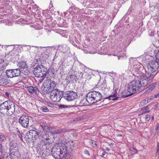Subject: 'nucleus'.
<instances>
[{
  "label": "nucleus",
  "instance_id": "obj_23",
  "mask_svg": "<svg viewBox=\"0 0 159 159\" xmlns=\"http://www.w3.org/2000/svg\"><path fill=\"white\" fill-rule=\"evenodd\" d=\"M65 132L66 131L64 129H59L57 130H55L53 132V134H61L63 132Z\"/></svg>",
  "mask_w": 159,
  "mask_h": 159
},
{
  "label": "nucleus",
  "instance_id": "obj_22",
  "mask_svg": "<svg viewBox=\"0 0 159 159\" xmlns=\"http://www.w3.org/2000/svg\"><path fill=\"white\" fill-rule=\"evenodd\" d=\"M67 147L64 144H63L62 145L61 147H60V148H59L60 149L59 151L61 152V153L62 154H65L66 152Z\"/></svg>",
  "mask_w": 159,
  "mask_h": 159
},
{
  "label": "nucleus",
  "instance_id": "obj_47",
  "mask_svg": "<svg viewBox=\"0 0 159 159\" xmlns=\"http://www.w3.org/2000/svg\"><path fill=\"white\" fill-rule=\"evenodd\" d=\"M116 136H122V135L121 134H117L116 135Z\"/></svg>",
  "mask_w": 159,
  "mask_h": 159
},
{
  "label": "nucleus",
  "instance_id": "obj_37",
  "mask_svg": "<svg viewBox=\"0 0 159 159\" xmlns=\"http://www.w3.org/2000/svg\"><path fill=\"white\" fill-rule=\"evenodd\" d=\"M19 79L17 78L16 80H14L13 82V83L14 84H17L20 81Z\"/></svg>",
  "mask_w": 159,
  "mask_h": 159
},
{
  "label": "nucleus",
  "instance_id": "obj_31",
  "mask_svg": "<svg viewBox=\"0 0 159 159\" xmlns=\"http://www.w3.org/2000/svg\"><path fill=\"white\" fill-rule=\"evenodd\" d=\"M91 146L94 148H96L97 147V145L96 143V141L92 140L90 142Z\"/></svg>",
  "mask_w": 159,
  "mask_h": 159
},
{
  "label": "nucleus",
  "instance_id": "obj_12",
  "mask_svg": "<svg viewBox=\"0 0 159 159\" xmlns=\"http://www.w3.org/2000/svg\"><path fill=\"white\" fill-rule=\"evenodd\" d=\"M29 120V117L25 115L21 116L19 120V122L21 126L25 128L28 127Z\"/></svg>",
  "mask_w": 159,
  "mask_h": 159
},
{
  "label": "nucleus",
  "instance_id": "obj_4",
  "mask_svg": "<svg viewBox=\"0 0 159 159\" xmlns=\"http://www.w3.org/2000/svg\"><path fill=\"white\" fill-rule=\"evenodd\" d=\"M102 95L97 91H92L89 93L86 97V101L89 104H93L100 100Z\"/></svg>",
  "mask_w": 159,
  "mask_h": 159
},
{
  "label": "nucleus",
  "instance_id": "obj_32",
  "mask_svg": "<svg viewBox=\"0 0 159 159\" xmlns=\"http://www.w3.org/2000/svg\"><path fill=\"white\" fill-rule=\"evenodd\" d=\"M41 110L43 112H47L48 111V109L46 107H43L40 108Z\"/></svg>",
  "mask_w": 159,
  "mask_h": 159
},
{
  "label": "nucleus",
  "instance_id": "obj_44",
  "mask_svg": "<svg viewBox=\"0 0 159 159\" xmlns=\"http://www.w3.org/2000/svg\"><path fill=\"white\" fill-rule=\"evenodd\" d=\"M18 132L20 134L19 135V137L21 139V140H22V135L20 134V132L18 130Z\"/></svg>",
  "mask_w": 159,
  "mask_h": 159
},
{
  "label": "nucleus",
  "instance_id": "obj_34",
  "mask_svg": "<svg viewBox=\"0 0 159 159\" xmlns=\"http://www.w3.org/2000/svg\"><path fill=\"white\" fill-rule=\"evenodd\" d=\"M59 107L60 108H61V109L65 108H68V107L67 106L64 105H59Z\"/></svg>",
  "mask_w": 159,
  "mask_h": 159
},
{
  "label": "nucleus",
  "instance_id": "obj_51",
  "mask_svg": "<svg viewBox=\"0 0 159 159\" xmlns=\"http://www.w3.org/2000/svg\"><path fill=\"white\" fill-rule=\"evenodd\" d=\"M5 68V67L4 66L3 67H2L1 69H2V70H3Z\"/></svg>",
  "mask_w": 159,
  "mask_h": 159
},
{
  "label": "nucleus",
  "instance_id": "obj_52",
  "mask_svg": "<svg viewBox=\"0 0 159 159\" xmlns=\"http://www.w3.org/2000/svg\"><path fill=\"white\" fill-rule=\"evenodd\" d=\"M0 159H3V157H2L1 156H0Z\"/></svg>",
  "mask_w": 159,
  "mask_h": 159
},
{
  "label": "nucleus",
  "instance_id": "obj_55",
  "mask_svg": "<svg viewBox=\"0 0 159 159\" xmlns=\"http://www.w3.org/2000/svg\"><path fill=\"white\" fill-rule=\"evenodd\" d=\"M71 142L72 143H73V142L72 141H71Z\"/></svg>",
  "mask_w": 159,
  "mask_h": 159
},
{
  "label": "nucleus",
  "instance_id": "obj_9",
  "mask_svg": "<svg viewBox=\"0 0 159 159\" xmlns=\"http://www.w3.org/2000/svg\"><path fill=\"white\" fill-rule=\"evenodd\" d=\"M5 73L8 78H13L18 77L20 75L21 71L20 69L7 70Z\"/></svg>",
  "mask_w": 159,
  "mask_h": 159
},
{
  "label": "nucleus",
  "instance_id": "obj_5",
  "mask_svg": "<svg viewBox=\"0 0 159 159\" xmlns=\"http://www.w3.org/2000/svg\"><path fill=\"white\" fill-rule=\"evenodd\" d=\"M44 66L39 65L36 67L33 70V73L36 77H43L46 76L47 69L44 68Z\"/></svg>",
  "mask_w": 159,
  "mask_h": 159
},
{
  "label": "nucleus",
  "instance_id": "obj_48",
  "mask_svg": "<svg viewBox=\"0 0 159 159\" xmlns=\"http://www.w3.org/2000/svg\"><path fill=\"white\" fill-rule=\"evenodd\" d=\"M105 152H103L102 153V155H101V156H102V157H103V156L105 155Z\"/></svg>",
  "mask_w": 159,
  "mask_h": 159
},
{
  "label": "nucleus",
  "instance_id": "obj_24",
  "mask_svg": "<svg viewBox=\"0 0 159 159\" xmlns=\"http://www.w3.org/2000/svg\"><path fill=\"white\" fill-rule=\"evenodd\" d=\"M155 85L156 84L155 83H153L150 85L149 86L146 88V89H147V91H148V90L149 91H152L154 88L155 86Z\"/></svg>",
  "mask_w": 159,
  "mask_h": 159
},
{
  "label": "nucleus",
  "instance_id": "obj_53",
  "mask_svg": "<svg viewBox=\"0 0 159 159\" xmlns=\"http://www.w3.org/2000/svg\"><path fill=\"white\" fill-rule=\"evenodd\" d=\"M152 119L153 120V117H152Z\"/></svg>",
  "mask_w": 159,
  "mask_h": 159
},
{
  "label": "nucleus",
  "instance_id": "obj_30",
  "mask_svg": "<svg viewBox=\"0 0 159 159\" xmlns=\"http://www.w3.org/2000/svg\"><path fill=\"white\" fill-rule=\"evenodd\" d=\"M61 46L63 48V49L61 51L63 52H66L68 48V47L66 45H63Z\"/></svg>",
  "mask_w": 159,
  "mask_h": 159
},
{
  "label": "nucleus",
  "instance_id": "obj_14",
  "mask_svg": "<svg viewBox=\"0 0 159 159\" xmlns=\"http://www.w3.org/2000/svg\"><path fill=\"white\" fill-rule=\"evenodd\" d=\"M44 83L45 86H46V87L48 88L51 91L53 89L57 90V89L55 88L57 84L55 81L48 79L45 80Z\"/></svg>",
  "mask_w": 159,
  "mask_h": 159
},
{
  "label": "nucleus",
  "instance_id": "obj_29",
  "mask_svg": "<svg viewBox=\"0 0 159 159\" xmlns=\"http://www.w3.org/2000/svg\"><path fill=\"white\" fill-rule=\"evenodd\" d=\"M6 138L5 136L2 134H0V141L4 142L6 140Z\"/></svg>",
  "mask_w": 159,
  "mask_h": 159
},
{
  "label": "nucleus",
  "instance_id": "obj_38",
  "mask_svg": "<svg viewBox=\"0 0 159 159\" xmlns=\"http://www.w3.org/2000/svg\"><path fill=\"white\" fill-rule=\"evenodd\" d=\"M157 97H159V93L156 95H152V99L153 98H156Z\"/></svg>",
  "mask_w": 159,
  "mask_h": 159
},
{
  "label": "nucleus",
  "instance_id": "obj_20",
  "mask_svg": "<svg viewBox=\"0 0 159 159\" xmlns=\"http://www.w3.org/2000/svg\"><path fill=\"white\" fill-rule=\"evenodd\" d=\"M18 66L20 67V69H25L27 72H26V73L29 72V71L26 69L27 68V66L26 63V62L25 61H21L18 63L17 64Z\"/></svg>",
  "mask_w": 159,
  "mask_h": 159
},
{
  "label": "nucleus",
  "instance_id": "obj_19",
  "mask_svg": "<svg viewBox=\"0 0 159 159\" xmlns=\"http://www.w3.org/2000/svg\"><path fill=\"white\" fill-rule=\"evenodd\" d=\"M119 97L117 96V91L116 90L110 96L105 98L106 99H108L109 100L111 99L112 100H118Z\"/></svg>",
  "mask_w": 159,
  "mask_h": 159
},
{
  "label": "nucleus",
  "instance_id": "obj_33",
  "mask_svg": "<svg viewBox=\"0 0 159 159\" xmlns=\"http://www.w3.org/2000/svg\"><path fill=\"white\" fill-rule=\"evenodd\" d=\"M63 159H70V156L69 155L64 154V157L63 158Z\"/></svg>",
  "mask_w": 159,
  "mask_h": 159
},
{
  "label": "nucleus",
  "instance_id": "obj_25",
  "mask_svg": "<svg viewBox=\"0 0 159 159\" xmlns=\"http://www.w3.org/2000/svg\"><path fill=\"white\" fill-rule=\"evenodd\" d=\"M80 105H78V106L83 107L84 105H86V103L85 100V99L81 100L80 103Z\"/></svg>",
  "mask_w": 159,
  "mask_h": 159
},
{
  "label": "nucleus",
  "instance_id": "obj_39",
  "mask_svg": "<svg viewBox=\"0 0 159 159\" xmlns=\"http://www.w3.org/2000/svg\"><path fill=\"white\" fill-rule=\"evenodd\" d=\"M156 60L159 61V52H158L156 55Z\"/></svg>",
  "mask_w": 159,
  "mask_h": 159
},
{
  "label": "nucleus",
  "instance_id": "obj_3",
  "mask_svg": "<svg viewBox=\"0 0 159 159\" xmlns=\"http://www.w3.org/2000/svg\"><path fill=\"white\" fill-rule=\"evenodd\" d=\"M136 80H133L128 85L127 92L124 91L121 93L122 98H126L138 92L140 89L139 86Z\"/></svg>",
  "mask_w": 159,
  "mask_h": 159
},
{
  "label": "nucleus",
  "instance_id": "obj_11",
  "mask_svg": "<svg viewBox=\"0 0 159 159\" xmlns=\"http://www.w3.org/2000/svg\"><path fill=\"white\" fill-rule=\"evenodd\" d=\"M6 73L0 75V85L5 86L10 84V80L8 78Z\"/></svg>",
  "mask_w": 159,
  "mask_h": 159
},
{
  "label": "nucleus",
  "instance_id": "obj_13",
  "mask_svg": "<svg viewBox=\"0 0 159 159\" xmlns=\"http://www.w3.org/2000/svg\"><path fill=\"white\" fill-rule=\"evenodd\" d=\"M59 148H55L52 149V156L55 158L57 159H61L63 158L64 157V154L61 153L59 151Z\"/></svg>",
  "mask_w": 159,
  "mask_h": 159
},
{
  "label": "nucleus",
  "instance_id": "obj_49",
  "mask_svg": "<svg viewBox=\"0 0 159 159\" xmlns=\"http://www.w3.org/2000/svg\"><path fill=\"white\" fill-rule=\"evenodd\" d=\"M83 74H80V77H82L83 76Z\"/></svg>",
  "mask_w": 159,
  "mask_h": 159
},
{
  "label": "nucleus",
  "instance_id": "obj_26",
  "mask_svg": "<svg viewBox=\"0 0 159 159\" xmlns=\"http://www.w3.org/2000/svg\"><path fill=\"white\" fill-rule=\"evenodd\" d=\"M142 110L144 113H148L149 112V111L148 106L143 107L142 108Z\"/></svg>",
  "mask_w": 159,
  "mask_h": 159
},
{
  "label": "nucleus",
  "instance_id": "obj_27",
  "mask_svg": "<svg viewBox=\"0 0 159 159\" xmlns=\"http://www.w3.org/2000/svg\"><path fill=\"white\" fill-rule=\"evenodd\" d=\"M76 79H77V78L76 75H70V80L71 81L73 82L75 80V81H76Z\"/></svg>",
  "mask_w": 159,
  "mask_h": 159
},
{
  "label": "nucleus",
  "instance_id": "obj_2",
  "mask_svg": "<svg viewBox=\"0 0 159 159\" xmlns=\"http://www.w3.org/2000/svg\"><path fill=\"white\" fill-rule=\"evenodd\" d=\"M16 105H17L11 100L5 101L0 105V112L3 115L11 116L15 111Z\"/></svg>",
  "mask_w": 159,
  "mask_h": 159
},
{
  "label": "nucleus",
  "instance_id": "obj_21",
  "mask_svg": "<svg viewBox=\"0 0 159 159\" xmlns=\"http://www.w3.org/2000/svg\"><path fill=\"white\" fill-rule=\"evenodd\" d=\"M45 86L44 83L43 86L41 87L42 93L44 94L46 93L48 94L51 91L48 88L46 87V86Z\"/></svg>",
  "mask_w": 159,
  "mask_h": 159
},
{
  "label": "nucleus",
  "instance_id": "obj_15",
  "mask_svg": "<svg viewBox=\"0 0 159 159\" xmlns=\"http://www.w3.org/2000/svg\"><path fill=\"white\" fill-rule=\"evenodd\" d=\"M9 144L10 146L9 149L10 153L12 154L14 153L13 154L15 155V153L16 152L17 153L19 154V148L17 147V144L16 143L11 142Z\"/></svg>",
  "mask_w": 159,
  "mask_h": 159
},
{
  "label": "nucleus",
  "instance_id": "obj_35",
  "mask_svg": "<svg viewBox=\"0 0 159 159\" xmlns=\"http://www.w3.org/2000/svg\"><path fill=\"white\" fill-rule=\"evenodd\" d=\"M156 149H157V154L158 155L159 157V142L157 144Z\"/></svg>",
  "mask_w": 159,
  "mask_h": 159
},
{
  "label": "nucleus",
  "instance_id": "obj_42",
  "mask_svg": "<svg viewBox=\"0 0 159 159\" xmlns=\"http://www.w3.org/2000/svg\"><path fill=\"white\" fill-rule=\"evenodd\" d=\"M42 127L43 128V130H46V129H48V127L47 126L44 125V126H42Z\"/></svg>",
  "mask_w": 159,
  "mask_h": 159
},
{
  "label": "nucleus",
  "instance_id": "obj_17",
  "mask_svg": "<svg viewBox=\"0 0 159 159\" xmlns=\"http://www.w3.org/2000/svg\"><path fill=\"white\" fill-rule=\"evenodd\" d=\"M26 86L27 87H25L28 90L30 93L32 94L35 93L36 94H39V91L37 87L34 86L33 87L31 86Z\"/></svg>",
  "mask_w": 159,
  "mask_h": 159
},
{
  "label": "nucleus",
  "instance_id": "obj_18",
  "mask_svg": "<svg viewBox=\"0 0 159 159\" xmlns=\"http://www.w3.org/2000/svg\"><path fill=\"white\" fill-rule=\"evenodd\" d=\"M146 75H144V74H140L144 78L147 80L149 81L152 80L153 78V75L152 74L151 71H148L146 70Z\"/></svg>",
  "mask_w": 159,
  "mask_h": 159
},
{
  "label": "nucleus",
  "instance_id": "obj_45",
  "mask_svg": "<svg viewBox=\"0 0 159 159\" xmlns=\"http://www.w3.org/2000/svg\"><path fill=\"white\" fill-rule=\"evenodd\" d=\"M73 7H70L69 9V12H70V11H72V9L73 8Z\"/></svg>",
  "mask_w": 159,
  "mask_h": 159
},
{
  "label": "nucleus",
  "instance_id": "obj_7",
  "mask_svg": "<svg viewBox=\"0 0 159 159\" xmlns=\"http://www.w3.org/2000/svg\"><path fill=\"white\" fill-rule=\"evenodd\" d=\"M38 138L37 132L34 130H30L26 134L25 138L27 141L29 143H34Z\"/></svg>",
  "mask_w": 159,
  "mask_h": 159
},
{
  "label": "nucleus",
  "instance_id": "obj_1",
  "mask_svg": "<svg viewBox=\"0 0 159 159\" xmlns=\"http://www.w3.org/2000/svg\"><path fill=\"white\" fill-rule=\"evenodd\" d=\"M40 136L42 139L37 143L36 149L38 152L40 153L42 151L46 150H49L52 146V143L50 138L47 135L44 133H42Z\"/></svg>",
  "mask_w": 159,
  "mask_h": 159
},
{
  "label": "nucleus",
  "instance_id": "obj_36",
  "mask_svg": "<svg viewBox=\"0 0 159 159\" xmlns=\"http://www.w3.org/2000/svg\"><path fill=\"white\" fill-rule=\"evenodd\" d=\"M146 120L148 121L150 119V116L149 115H146L145 116Z\"/></svg>",
  "mask_w": 159,
  "mask_h": 159
},
{
  "label": "nucleus",
  "instance_id": "obj_56",
  "mask_svg": "<svg viewBox=\"0 0 159 159\" xmlns=\"http://www.w3.org/2000/svg\"><path fill=\"white\" fill-rule=\"evenodd\" d=\"M104 101H105V100H103V102H104Z\"/></svg>",
  "mask_w": 159,
  "mask_h": 159
},
{
  "label": "nucleus",
  "instance_id": "obj_8",
  "mask_svg": "<svg viewBox=\"0 0 159 159\" xmlns=\"http://www.w3.org/2000/svg\"><path fill=\"white\" fill-rule=\"evenodd\" d=\"M68 101L73 100L77 97V93L72 91H67L63 93L62 91V97Z\"/></svg>",
  "mask_w": 159,
  "mask_h": 159
},
{
  "label": "nucleus",
  "instance_id": "obj_16",
  "mask_svg": "<svg viewBox=\"0 0 159 159\" xmlns=\"http://www.w3.org/2000/svg\"><path fill=\"white\" fill-rule=\"evenodd\" d=\"M138 77L139 78V80L136 81L138 82V84L140 88L142 86H145L148 84L149 81L144 78L140 74V76H138Z\"/></svg>",
  "mask_w": 159,
  "mask_h": 159
},
{
  "label": "nucleus",
  "instance_id": "obj_46",
  "mask_svg": "<svg viewBox=\"0 0 159 159\" xmlns=\"http://www.w3.org/2000/svg\"><path fill=\"white\" fill-rule=\"evenodd\" d=\"M159 127L158 126V125H157L156 127V130L157 131L158 129H159Z\"/></svg>",
  "mask_w": 159,
  "mask_h": 159
},
{
  "label": "nucleus",
  "instance_id": "obj_41",
  "mask_svg": "<svg viewBox=\"0 0 159 159\" xmlns=\"http://www.w3.org/2000/svg\"><path fill=\"white\" fill-rule=\"evenodd\" d=\"M5 95L7 97L9 98V97L10 94L9 93L6 92L5 93Z\"/></svg>",
  "mask_w": 159,
  "mask_h": 159
},
{
  "label": "nucleus",
  "instance_id": "obj_43",
  "mask_svg": "<svg viewBox=\"0 0 159 159\" xmlns=\"http://www.w3.org/2000/svg\"><path fill=\"white\" fill-rule=\"evenodd\" d=\"M84 154L87 155L88 154L89 155L90 154L89 153V151L87 150H85L84 151Z\"/></svg>",
  "mask_w": 159,
  "mask_h": 159
},
{
  "label": "nucleus",
  "instance_id": "obj_40",
  "mask_svg": "<svg viewBox=\"0 0 159 159\" xmlns=\"http://www.w3.org/2000/svg\"><path fill=\"white\" fill-rule=\"evenodd\" d=\"M154 32L153 31H151L150 32H149V34L151 36H152L154 35Z\"/></svg>",
  "mask_w": 159,
  "mask_h": 159
},
{
  "label": "nucleus",
  "instance_id": "obj_50",
  "mask_svg": "<svg viewBox=\"0 0 159 159\" xmlns=\"http://www.w3.org/2000/svg\"><path fill=\"white\" fill-rule=\"evenodd\" d=\"M106 150H108V151H109L110 150V149L109 148H106Z\"/></svg>",
  "mask_w": 159,
  "mask_h": 159
},
{
  "label": "nucleus",
  "instance_id": "obj_54",
  "mask_svg": "<svg viewBox=\"0 0 159 159\" xmlns=\"http://www.w3.org/2000/svg\"><path fill=\"white\" fill-rule=\"evenodd\" d=\"M130 59H131V58H130L129 59V61H130Z\"/></svg>",
  "mask_w": 159,
  "mask_h": 159
},
{
  "label": "nucleus",
  "instance_id": "obj_10",
  "mask_svg": "<svg viewBox=\"0 0 159 159\" xmlns=\"http://www.w3.org/2000/svg\"><path fill=\"white\" fill-rule=\"evenodd\" d=\"M158 69H159V61H152L148 66V71L152 73L154 72Z\"/></svg>",
  "mask_w": 159,
  "mask_h": 159
},
{
  "label": "nucleus",
  "instance_id": "obj_28",
  "mask_svg": "<svg viewBox=\"0 0 159 159\" xmlns=\"http://www.w3.org/2000/svg\"><path fill=\"white\" fill-rule=\"evenodd\" d=\"M148 100H147L144 99L139 104L140 106H143L148 103Z\"/></svg>",
  "mask_w": 159,
  "mask_h": 159
},
{
  "label": "nucleus",
  "instance_id": "obj_6",
  "mask_svg": "<svg viewBox=\"0 0 159 159\" xmlns=\"http://www.w3.org/2000/svg\"><path fill=\"white\" fill-rule=\"evenodd\" d=\"M50 98L53 102H59L62 98V91L53 89L50 92Z\"/></svg>",
  "mask_w": 159,
  "mask_h": 159
}]
</instances>
